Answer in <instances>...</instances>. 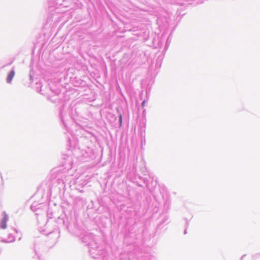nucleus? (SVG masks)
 <instances>
[{
	"label": "nucleus",
	"instance_id": "3",
	"mask_svg": "<svg viewBox=\"0 0 260 260\" xmlns=\"http://www.w3.org/2000/svg\"><path fill=\"white\" fill-rule=\"evenodd\" d=\"M145 101H144L142 103V106L144 107L145 106Z\"/></svg>",
	"mask_w": 260,
	"mask_h": 260
},
{
	"label": "nucleus",
	"instance_id": "1",
	"mask_svg": "<svg viewBox=\"0 0 260 260\" xmlns=\"http://www.w3.org/2000/svg\"><path fill=\"white\" fill-rule=\"evenodd\" d=\"M8 220L7 215H5L4 218L1 221V227L3 229H5L7 228V222Z\"/></svg>",
	"mask_w": 260,
	"mask_h": 260
},
{
	"label": "nucleus",
	"instance_id": "2",
	"mask_svg": "<svg viewBox=\"0 0 260 260\" xmlns=\"http://www.w3.org/2000/svg\"><path fill=\"white\" fill-rule=\"evenodd\" d=\"M15 75V72L14 71H11L8 74L7 78V81L8 83H11L13 77Z\"/></svg>",
	"mask_w": 260,
	"mask_h": 260
},
{
	"label": "nucleus",
	"instance_id": "4",
	"mask_svg": "<svg viewBox=\"0 0 260 260\" xmlns=\"http://www.w3.org/2000/svg\"><path fill=\"white\" fill-rule=\"evenodd\" d=\"M120 121H121V116H120Z\"/></svg>",
	"mask_w": 260,
	"mask_h": 260
}]
</instances>
